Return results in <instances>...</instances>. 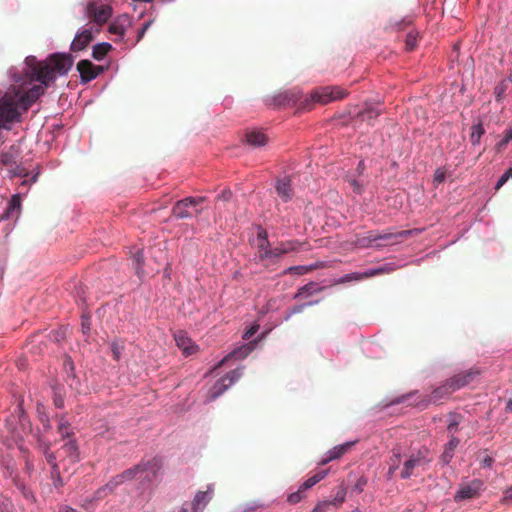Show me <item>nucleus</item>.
<instances>
[{
    "mask_svg": "<svg viewBox=\"0 0 512 512\" xmlns=\"http://www.w3.org/2000/svg\"><path fill=\"white\" fill-rule=\"evenodd\" d=\"M26 68L16 78L19 88H10L0 98V128L9 129L20 121L21 113L45 93L56 80L57 75H65L73 65V58L67 53H54L46 60L38 61L35 56L25 59Z\"/></svg>",
    "mask_w": 512,
    "mask_h": 512,
    "instance_id": "nucleus-1",
    "label": "nucleus"
},
{
    "mask_svg": "<svg viewBox=\"0 0 512 512\" xmlns=\"http://www.w3.org/2000/svg\"><path fill=\"white\" fill-rule=\"evenodd\" d=\"M163 463L158 457H154L147 462H141L133 468L125 470L123 473L114 477L104 488L97 492L98 495L110 490L122 483L132 480H138L141 484L152 483L157 480L160 471L162 470Z\"/></svg>",
    "mask_w": 512,
    "mask_h": 512,
    "instance_id": "nucleus-2",
    "label": "nucleus"
},
{
    "mask_svg": "<svg viewBox=\"0 0 512 512\" xmlns=\"http://www.w3.org/2000/svg\"><path fill=\"white\" fill-rule=\"evenodd\" d=\"M347 95V92L338 86H327L315 90L310 99L306 98L303 102H301V107L303 109H311V104L314 102H318L321 104H327L329 102L339 100L344 98Z\"/></svg>",
    "mask_w": 512,
    "mask_h": 512,
    "instance_id": "nucleus-3",
    "label": "nucleus"
},
{
    "mask_svg": "<svg viewBox=\"0 0 512 512\" xmlns=\"http://www.w3.org/2000/svg\"><path fill=\"white\" fill-rule=\"evenodd\" d=\"M206 200L207 197L205 196L186 197L184 199L178 200L172 208V215L177 219L190 218L192 213L189 211V208L193 207L195 208V215L198 216L202 212V209L198 208V206L204 203Z\"/></svg>",
    "mask_w": 512,
    "mask_h": 512,
    "instance_id": "nucleus-4",
    "label": "nucleus"
},
{
    "mask_svg": "<svg viewBox=\"0 0 512 512\" xmlns=\"http://www.w3.org/2000/svg\"><path fill=\"white\" fill-rule=\"evenodd\" d=\"M85 14L96 25L102 26L111 17L112 8L100 1H91L85 7Z\"/></svg>",
    "mask_w": 512,
    "mask_h": 512,
    "instance_id": "nucleus-5",
    "label": "nucleus"
},
{
    "mask_svg": "<svg viewBox=\"0 0 512 512\" xmlns=\"http://www.w3.org/2000/svg\"><path fill=\"white\" fill-rule=\"evenodd\" d=\"M242 376V370L240 368L234 369L228 372L226 375L221 377L211 387L208 393V399L210 401L215 400L222 395L231 385H233Z\"/></svg>",
    "mask_w": 512,
    "mask_h": 512,
    "instance_id": "nucleus-6",
    "label": "nucleus"
},
{
    "mask_svg": "<svg viewBox=\"0 0 512 512\" xmlns=\"http://www.w3.org/2000/svg\"><path fill=\"white\" fill-rule=\"evenodd\" d=\"M427 450H419L416 454H412L409 459L404 462L403 469L400 473L402 479H408L414 474V470L424 466L429 460L426 458Z\"/></svg>",
    "mask_w": 512,
    "mask_h": 512,
    "instance_id": "nucleus-7",
    "label": "nucleus"
},
{
    "mask_svg": "<svg viewBox=\"0 0 512 512\" xmlns=\"http://www.w3.org/2000/svg\"><path fill=\"white\" fill-rule=\"evenodd\" d=\"M391 271H393V268L390 265H385L382 267L367 270L363 273L354 272V273L346 274L345 276L338 279L336 283L343 284V283H347V282H351V281H359V280L367 279L370 277L382 275L385 273H390Z\"/></svg>",
    "mask_w": 512,
    "mask_h": 512,
    "instance_id": "nucleus-8",
    "label": "nucleus"
},
{
    "mask_svg": "<svg viewBox=\"0 0 512 512\" xmlns=\"http://www.w3.org/2000/svg\"><path fill=\"white\" fill-rule=\"evenodd\" d=\"M77 70L80 73L81 81L88 83L103 72V67L94 65L89 60H81L77 63Z\"/></svg>",
    "mask_w": 512,
    "mask_h": 512,
    "instance_id": "nucleus-9",
    "label": "nucleus"
},
{
    "mask_svg": "<svg viewBox=\"0 0 512 512\" xmlns=\"http://www.w3.org/2000/svg\"><path fill=\"white\" fill-rule=\"evenodd\" d=\"M480 374V371L477 369H470L466 372H461L457 375H454L450 379L446 380L448 385L451 387L453 391L459 390L460 388L471 383L476 376Z\"/></svg>",
    "mask_w": 512,
    "mask_h": 512,
    "instance_id": "nucleus-10",
    "label": "nucleus"
},
{
    "mask_svg": "<svg viewBox=\"0 0 512 512\" xmlns=\"http://www.w3.org/2000/svg\"><path fill=\"white\" fill-rule=\"evenodd\" d=\"M481 488L482 482L479 480H473L468 484L461 485L456 492L454 499L455 501H462L476 498L479 496Z\"/></svg>",
    "mask_w": 512,
    "mask_h": 512,
    "instance_id": "nucleus-11",
    "label": "nucleus"
},
{
    "mask_svg": "<svg viewBox=\"0 0 512 512\" xmlns=\"http://www.w3.org/2000/svg\"><path fill=\"white\" fill-rule=\"evenodd\" d=\"M453 392L454 391L451 389L448 383L445 382L443 385L434 389L428 399L423 400L418 405L422 408H426L431 402L438 404L442 400L447 399Z\"/></svg>",
    "mask_w": 512,
    "mask_h": 512,
    "instance_id": "nucleus-12",
    "label": "nucleus"
},
{
    "mask_svg": "<svg viewBox=\"0 0 512 512\" xmlns=\"http://www.w3.org/2000/svg\"><path fill=\"white\" fill-rule=\"evenodd\" d=\"M214 495L213 485H208L205 491H198L192 501L193 512L202 511L206 508Z\"/></svg>",
    "mask_w": 512,
    "mask_h": 512,
    "instance_id": "nucleus-13",
    "label": "nucleus"
},
{
    "mask_svg": "<svg viewBox=\"0 0 512 512\" xmlns=\"http://www.w3.org/2000/svg\"><path fill=\"white\" fill-rule=\"evenodd\" d=\"M176 345L182 350L183 354L190 356L197 350V346L193 344L185 331L179 330L174 334Z\"/></svg>",
    "mask_w": 512,
    "mask_h": 512,
    "instance_id": "nucleus-14",
    "label": "nucleus"
},
{
    "mask_svg": "<svg viewBox=\"0 0 512 512\" xmlns=\"http://www.w3.org/2000/svg\"><path fill=\"white\" fill-rule=\"evenodd\" d=\"M93 33L91 29H83L77 33L71 43L70 50L73 52L82 51L93 41Z\"/></svg>",
    "mask_w": 512,
    "mask_h": 512,
    "instance_id": "nucleus-15",
    "label": "nucleus"
},
{
    "mask_svg": "<svg viewBox=\"0 0 512 512\" xmlns=\"http://www.w3.org/2000/svg\"><path fill=\"white\" fill-rule=\"evenodd\" d=\"M355 442H347L342 445H338L333 447L331 450L328 451L326 456L322 458V460L319 462V465H326L330 461L339 459L344 454H346L354 445Z\"/></svg>",
    "mask_w": 512,
    "mask_h": 512,
    "instance_id": "nucleus-16",
    "label": "nucleus"
},
{
    "mask_svg": "<svg viewBox=\"0 0 512 512\" xmlns=\"http://www.w3.org/2000/svg\"><path fill=\"white\" fill-rule=\"evenodd\" d=\"M275 189L277 192V195L284 201L288 202L292 199L293 196V190L291 188L290 179L287 177H284L282 179H278L276 181Z\"/></svg>",
    "mask_w": 512,
    "mask_h": 512,
    "instance_id": "nucleus-17",
    "label": "nucleus"
},
{
    "mask_svg": "<svg viewBox=\"0 0 512 512\" xmlns=\"http://www.w3.org/2000/svg\"><path fill=\"white\" fill-rule=\"evenodd\" d=\"M267 136L260 130H247L245 133V141L252 147H261L267 143Z\"/></svg>",
    "mask_w": 512,
    "mask_h": 512,
    "instance_id": "nucleus-18",
    "label": "nucleus"
},
{
    "mask_svg": "<svg viewBox=\"0 0 512 512\" xmlns=\"http://www.w3.org/2000/svg\"><path fill=\"white\" fill-rule=\"evenodd\" d=\"M410 231H401L398 233L386 232V233H378V232H369L368 239L370 242H375L378 240L388 241V240H397L398 238L407 237L410 235Z\"/></svg>",
    "mask_w": 512,
    "mask_h": 512,
    "instance_id": "nucleus-19",
    "label": "nucleus"
},
{
    "mask_svg": "<svg viewBox=\"0 0 512 512\" xmlns=\"http://www.w3.org/2000/svg\"><path fill=\"white\" fill-rule=\"evenodd\" d=\"M284 254L285 253L282 249V246L279 244L278 246L271 248L270 251L265 250L263 252L262 256L265 258V261L263 263L266 267L277 264Z\"/></svg>",
    "mask_w": 512,
    "mask_h": 512,
    "instance_id": "nucleus-20",
    "label": "nucleus"
},
{
    "mask_svg": "<svg viewBox=\"0 0 512 512\" xmlns=\"http://www.w3.org/2000/svg\"><path fill=\"white\" fill-rule=\"evenodd\" d=\"M328 472V469L314 472V474L306 479L299 487L306 493L307 490L323 480L328 475Z\"/></svg>",
    "mask_w": 512,
    "mask_h": 512,
    "instance_id": "nucleus-21",
    "label": "nucleus"
},
{
    "mask_svg": "<svg viewBox=\"0 0 512 512\" xmlns=\"http://www.w3.org/2000/svg\"><path fill=\"white\" fill-rule=\"evenodd\" d=\"M256 342H251L249 344H245V345H242L240 346L239 348L237 349H234L231 353H229L224 359L222 362L224 361H228L229 359H232V358H235V359H244L245 357H247L251 352L252 350L254 349V344Z\"/></svg>",
    "mask_w": 512,
    "mask_h": 512,
    "instance_id": "nucleus-22",
    "label": "nucleus"
},
{
    "mask_svg": "<svg viewBox=\"0 0 512 512\" xmlns=\"http://www.w3.org/2000/svg\"><path fill=\"white\" fill-rule=\"evenodd\" d=\"M459 443L460 440L457 437L451 436L450 441L445 445L444 451L441 455V461L444 464H448L452 460L454 456V451L456 447L459 445Z\"/></svg>",
    "mask_w": 512,
    "mask_h": 512,
    "instance_id": "nucleus-23",
    "label": "nucleus"
},
{
    "mask_svg": "<svg viewBox=\"0 0 512 512\" xmlns=\"http://www.w3.org/2000/svg\"><path fill=\"white\" fill-rule=\"evenodd\" d=\"M346 488L341 485L337 488L334 498L327 500V509H338L341 504L345 501Z\"/></svg>",
    "mask_w": 512,
    "mask_h": 512,
    "instance_id": "nucleus-24",
    "label": "nucleus"
},
{
    "mask_svg": "<svg viewBox=\"0 0 512 512\" xmlns=\"http://www.w3.org/2000/svg\"><path fill=\"white\" fill-rule=\"evenodd\" d=\"M381 111L379 109H376L372 106H367L364 110L359 111L357 113V117L361 119V121H366L368 124L372 125L373 120H375L379 115Z\"/></svg>",
    "mask_w": 512,
    "mask_h": 512,
    "instance_id": "nucleus-25",
    "label": "nucleus"
},
{
    "mask_svg": "<svg viewBox=\"0 0 512 512\" xmlns=\"http://www.w3.org/2000/svg\"><path fill=\"white\" fill-rule=\"evenodd\" d=\"M128 22H129L128 17L124 15L122 17H119L113 23H111L109 25L108 30L111 34H115V35H119L120 37H123L125 34V26H126V23H128Z\"/></svg>",
    "mask_w": 512,
    "mask_h": 512,
    "instance_id": "nucleus-26",
    "label": "nucleus"
},
{
    "mask_svg": "<svg viewBox=\"0 0 512 512\" xmlns=\"http://www.w3.org/2000/svg\"><path fill=\"white\" fill-rule=\"evenodd\" d=\"M111 49L112 45L107 42L98 43L93 46L92 56L95 60L100 61L104 59Z\"/></svg>",
    "mask_w": 512,
    "mask_h": 512,
    "instance_id": "nucleus-27",
    "label": "nucleus"
},
{
    "mask_svg": "<svg viewBox=\"0 0 512 512\" xmlns=\"http://www.w3.org/2000/svg\"><path fill=\"white\" fill-rule=\"evenodd\" d=\"M300 100V95L294 90L285 91L277 97L279 104H296Z\"/></svg>",
    "mask_w": 512,
    "mask_h": 512,
    "instance_id": "nucleus-28",
    "label": "nucleus"
},
{
    "mask_svg": "<svg viewBox=\"0 0 512 512\" xmlns=\"http://www.w3.org/2000/svg\"><path fill=\"white\" fill-rule=\"evenodd\" d=\"M132 264L136 271V274L141 277L143 275V264H144V257L142 250L138 249L132 256Z\"/></svg>",
    "mask_w": 512,
    "mask_h": 512,
    "instance_id": "nucleus-29",
    "label": "nucleus"
},
{
    "mask_svg": "<svg viewBox=\"0 0 512 512\" xmlns=\"http://www.w3.org/2000/svg\"><path fill=\"white\" fill-rule=\"evenodd\" d=\"M419 39H420V33L416 30H411L406 35V39H405L406 51H413L416 48L417 42Z\"/></svg>",
    "mask_w": 512,
    "mask_h": 512,
    "instance_id": "nucleus-30",
    "label": "nucleus"
},
{
    "mask_svg": "<svg viewBox=\"0 0 512 512\" xmlns=\"http://www.w3.org/2000/svg\"><path fill=\"white\" fill-rule=\"evenodd\" d=\"M462 420V416L456 413H450L449 419H448V425H447V431L451 434V436H454V434L458 430V426Z\"/></svg>",
    "mask_w": 512,
    "mask_h": 512,
    "instance_id": "nucleus-31",
    "label": "nucleus"
},
{
    "mask_svg": "<svg viewBox=\"0 0 512 512\" xmlns=\"http://www.w3.org/2000/svg\"><path fill=\"white\" fill-rule=\"evenodd\" d=\"M485 129L481 123L475 124L472 126V132L470 136V141L473 145H477L480 143L481 137L484 135Z\"/></svg>",
    "mask_w": 512,
    "mask_h": 512,
    "instance_id": "nucleus-32",
    "label": "nucleus"
},
{
    "mask_svg": "<svg viewBox=\"0 0 512 512\" xmlns=\"http://www.w3.org/2000/svg\"><path fill=\"white\" fill-rule=\"evenodd\" d=\"M393 457L391 458V465L388 469V476L391 477L395 471L398 469L399 467V464H400V449L399 448H394L393 449Z\"/></svg>",
    "mask_w": 512,
    "mask_h": 512,
    "instance_id": "nucleus-33",
    "label": "nucleus"
},
{
    "mask_svg": "<svg viewBox=\"0 0 512 512\" xmlns=\"http://www.w3.org/2000/svg\"><path fill=\"white\" fill-rule=\"evenodd\" d=\"M322 290H323V287L316 288V284L311 282V283H308V284L302 286L301 288H299L295 297H299L302 295H311L314 292H318V291H322Z\"/></svg>",
    "mask_w": 512,
    "mask_h": 512,
    "instance_id": "nucleus-34",
    "label": "nucleus"
},
{
    "mask_svg": "<svg viewBox=\"0 0 512 512\" xmlns=\"http://www.w3.org/2000/svg\"><path fill=\"white\" fill-rule=\"evenodd\" d=\"M58 432L61 434L63 439L69 438L73 434L70 424L67 421H64L63 418H61L60 423L58 425Z\"/></svg>",
    "mask_w": 512,
    "mask_h": 512,
    "instance_id": "nucleus-35",
    "label": "nucleus"
},
{
    "mask_svg": "<svg viewBox=\"0 0 512 512\" xmlns=\"http://www.w3.org/2000/svg\"><path fill=\"white\" fill-rule=\"evenodd\" d=\"M512 139V126L505 130L504 132V138L496 145L497 152H501L503 149L506 148L507 144Z\"/></svg>",
    "mask_w": 512,
    "mask_h": 512,
    "instance_id": "nucleus-36",
    "label": "nucleus"
},
{
    "mask_svg": "<svg viewBox=\"0 0 512 512\" xmlns=\"http://www.w3.org/2000/svg\"><path fill=\"white\" fill-rule=\"evenodd\" d=\"M305 497V492L299 487L297 491L287 496V501L291 504L299 503Z\"/></svg>",
    "mask_w": 512,
    "mask_h": 512,
    "instance_id": "nucleus-37",
    "label": "nucleus"
},
{
    "mask_svg": "<svg viewBox=\"0 0 512 512\" xmlns=\"http://www.w3.org/2000/svg\"><path fill=\"white\" fill-rule=\"evenodd\" d=\"M280 245L282 246L284 253L287 254L291 251L298 250V248L300 247V242L290 240V241L280 242Z\"/></svg>",
    "mask_w": 512,
    "mask_h": 512,
    "instance_id": "nucleus-38",
    "label": "nucleus"
},
{
    "mask_svg": "<svg viewBox=\"0 0 512 512\" xmlns=\"http://www.w3.org/2000/svg\"><path fill=\"white\" fill-rule=\"evenodd\" d=\"M16 487L21 491L23 496L29 500H34V495L32 494L31 490L25 486V484L20 480H15Z\"/></svg>",
    "mask_w": 512,
    "mask_h": 512,
    "instance_id": "nucleus-39",
    "label": "nucleus"
},
{
    "mask_svg": "<svg viewBox=\"0 0 512 512\" xmlns=\"http://www.w3.org/2000/svg\"><path fill=\"white\" fill-rule=\"evenodd\" d=\"M21 206V199L19 195H13L9 201L6 213L10 215L14 210H19Z\"/></svg>",
    "mask_w": 512,
    "mask_h": 512,
    "instance_id": "nucleus-40",
    "label": "nucleus"
},
{
    "mask_svg": "<svg viewBox=\"0 0 512 512\" xmlns=\"http://www.w3.org/2000/svg\"><path fill=\"white\" fill-rule=\"evenodd\" d=\"M272 247L270 246V242L268 240H261L259 241L258 243V259L260 262H264L265 261V258L262 256L263 255V252L266 250V251H270Z\"/></svg>",
    "mask_w": 512,
    "mask_h": 512,
    "instance_id": "nucleus-41",
    "label": "nucleus"
},
{
    "mask_svg": "<svg viewBox=\"0 0 512 512\" xmlns=\"http://www.w3.org/2000/svg\"><path fill=\"white\" fill-rule=\"evenodd\" d=\"M312 269H313V267H308V266H292V267L287 268L284 271V274L295 273L298 275H304L307 272L311 271Z\"/></svg>",
    "mask_w": 512,
    "mask_h": 512,
    "instance_id": "nucleus-42",
    "label": "nucleus"
},
{
    "mask_svg": "<svg viewBox=\"0 0 512 512\" xmlns=\"http://www.w3.org/2000/svg\"><path fill=\"white\" fill-rule=\"evenodd\" d=\"M123 349H124V346L120 342H113L111 344V351H112L113 358L115 360L118 361L120 359Z\"/></svg>",
    "mask_w": 512,
    "mask_h": 512,
    "instance_id": "nucleus-43",
    "label": "nucleus"
},
{
    "mask_svg": "<svg viewBox=\"0 0 512 512\" xmlns=\"http://www.w3.org/2000/svg\"><path fill=\"white\" fill-rule=\"evenodd\" d=\"M512 177V166L499 178L495 189H500Z\"/></svg>",
    "mask_w": 512,
    "mask_h": 512,
    "instance_id": "nucleus-44",
    "label": "nucleus"
},
{
    "mask_svg": "<svg viewBox=\"0 0 512 512\" xmlns=\"http://www.w3.org/2000/svg\"><path fill=\"white\" fill-rule=\"evenodd\" d=\"M63 448L66 450V452L70 455V456H74L76 457L77 455V445H76V442L74 440H69L67 443H65V445L63 446Z\"/></svg>",
    "mask_w": 512,
    "mask_h": 512,
    "instance_id": "nucleus-45",
    "label": "nucleus"
},
{
    "mask_svg": "<svg viewBox=\"0 0 512 512\" xmlns=\"http://www.w3.org/2000/svg\"><path fill=\"white\" fill-rule=\"evenodd\" d=\"M446 170L444 168H438L434 173V183L440 184L445 181L446 178Z\"/></svg>",
    "mask_w": 512,
    "mask_h": 512,
    "instance_id": "nucleus-46",
    "label": "nucleus"
},
{
    "mask_svg": "<svg viewBox=\"0 0 512 512\" xmlns=\"http://www.w3.org/2000/svg\"><path fill=\"white\" fill-rule=\"evenodd\" d=\"M81 327L84 334H88L90 331L91 318L88 314L82 315Z\"/></svg>",
    "mask_w": 512,
    "mask_h": 512,
    "instance_id": "nucleus-47",
    "label": "nucleus"
},
{
    "mask_svg": "<svg viewBox=\"0 0 512 512\" xmlns=\"http://www.w3.org/2000/svg\"><path fill=\"white\" fill-rule=\"evenodd\" d=\"M259 329L258 324L252 325L243 335V339L249 340Z\"/></svg>",
    "mask_w": 512,
    "mask_h": 512,
    "instance_id": "nucleus-48",
    "label": "nucleus"
},
{
    "mask_svg": "<svg viewBox=\"0 0 512 512\" xmlns=\"http://www.w3.org/2000/svg\"><path fill=\"white\" fill-rule=\"evenodd\" d=\"M232 197V191L230 189H224L221 194L217 196V200L229 201Z\"/></svg>",
    "mask_w": 512,
    "mask_h": 512,
    "instance_id": "nucleus-49",
    "label": "nucleus"
},
{
    "mask_svg": "<svg viewBox=\"0 0 512 512\" xmlns=\"http://www.w3.org/2000/svg\"><path fill=\"white\" fill-rule=\"evenodd\" d=\"M151 23H152V21H147L146 23L143 24L142 28L138 32L137 40H136L137 42H139L143 38L144 34L150 27Z\"/></svg>",
    "mask_w": 512,
    "mask_h": 512,
    "instance_id": "nucleus-50",
    "label": "nucleus"
},
{
    "mask_svg": "<svg viewBox=\"0 0 512 512\" xmlns=\"http://www.w3.org/2000/svg\"><path fill=\"white\" fill-rule=\"evenodd\" d=\"M10 506V502L5 499L3 496H0V512L8 511Z\"/></svg>",
    "mask_w": 512,
    "mask_h": 512,
    "instance_id": "nucleus-51",
    "label": "nucleus"
},
{
    "mask_svg": "<svg viewBox=\"0 0 512 512\" xmlns=\"http://www.w3.org/2000/svg\"><path fill=\"white\" fill-rule=\"evenodd\" d=\"M349 183H350L351 187L353 188L354 192H356V193H361L362 192V186L358 183L357 180L350 179Z\"/></svg>",
    "mask_w": 512,
    "mask_h": 512,
    "instance_id": "nucleus-52",
    "label": "nucleus"
},
{
    "mask_svg": "<svg viewBox=\"0 0 512 512\" xmlns=\"http://www.w3.org/2000/svg\"><path fill=\"white\" fill-rule=\"evenodd\" d=\"M367 480L364 477H361L358 479L357 483L355 484L354 489L358 492H361L363 490V487L366 485Z\"/></svg>",
    "mask_w": 512,
    "mask_h": 512,
    "instance_id": "nucleus-53",
    "label": "nucleus"
},
{
    "mask_svg": "<svg viewBox=\"0 0 512 512\" xmlns=\"http://www.w3.org/2000/svg\"><path fill=\"white\" fill-rule=\"evenodd\" d=\"M54 404L56 407L58 408H62L64 406V399L62 398L61 395L59 394H55V397H54Z\"/></svg>",
    "mask_w": 512,
    "mask_h": 512,
    "instance_id": "nucleus-54",
    "label": "nucleus"
},
{
    "mask_svg": "<svg viewBox=\"0 0 512 512\" xmlns=\"http://www.w3.org/2000/svg\"><path fill=\"white\" fill-rule=\"evenodd\" d=\"M503 500L507 502H512V486L504 491Z\"/></svg>",
    "mask_w": 512,
    "mask_h": 512,
    "instance_id": "nucleus-55",
    "label": "nucleus"
},
{
    "mask_svg": "<svg viewBox=\"0 0 512 512\" xmlns=\"http://www.w3.org/2000/svg\"><path fill=\"white\" fill-rule=\"evenodd\" d=\"M504 92H505V89H504V87H503V86H497V87L495 88V95H496V99H497L498 101H499V100H501V98H502V96H503Z\"/></svg>",
    "mask_w": 512,
    "mask_h": 512,
    "instance_id": "nucleus-56",
    "label": "nucleus"
},
{
    "mask_svg": "<svg viewBox=\"0 0 512 512\" xmlns=\"http://www.w3.org/2000/svg\"><path fill=\"white\" fill-rule=\"evenodd\" d=\"M47 461L52 464L54 472H56L57 465L54 463L55 456L53 453H47L46 454Z\"/></svg>",
    "mask_w": 512,
    "mask_h": 512,
    "instance_id": "nucleus-57",
    "label": "nucleus"
},
{
    "mask_svg": "<svg viewBox=\"0 0 512 512\" xmlns=\"http://www.w3.org/2000/svg\"><path fill=\"white\" fill-rule=\"evenodd\" d=\"M264 239L268 240L267 239V232H266V230L260 228L259 232H258V241H261V240H264Z\"/></svg>",
    "mask_w": 512,
    "mask_h": 512,
    "instance_id": "nucleus-58",
    "label": "nucleus"
},
{
    "mask_svg": "<svg viewBox=\"0 0 512 512\" xmlns=\"http://www.w3.org/2000/svg\"><path fill=\"white\" fill-rule=\"evenodd\" d=\"M494 462L493 458L490 457V456H486L484 459H483V464L485 466H488L490 467L492 465V463Z\"/></svg>",
    "mask_w": 512,
    "mask_h": 512,
    "instance_id": "nucleus-59",
    "label": "nucleus"
},
{
    "mask_svg": "<svg viewBox=\"0 0 512 512\" xmlns=\"http://www.w3.org/2000/svg\"><path fill=\"white\" fill-rule=\"evenodd\" d=\"M364 169H365V164H364V161H362V160H361V161H359V163H358V166H357V172H358L359 174H362V173H363V171H364Z\"/></svg>",
    "mask_w": 512,
    "mask_h": 512,
    "instance_id": "nucleus-60",
    "label": "nucleus"
},
{
    "mask_svg": "<svg viewBox=\"0 0 512 512\" xmlns=\"http://www.w3.org/2000/svg\"><path fill=\"white\" fill-rule=\"evenodd\" d=\"M65 365H68L70 367L71 370L74 369L73 367V362L70 358H67L66 361H65Z\"/></svg>",
    "mask_w": 512,
    "mask_h": 512,
    "instance_id": "nucleus-61",
    "label": "nucleus"
},
{
    "mask_svg": "<svg viewBox=\"0 0 512 512\" xmlns=\"http://www.w3.org/2000/svg\"><path fill=\"white\" fill-rule=\"evenodd\" d=\"M303 308H304V305L296 306L293 308L292 312L293 313L301 312Z\"/></svg>",
    "mask_w": 512,
    "mask_h": 512,
    "instance_id": "nucleus-62",
    "label": "nucleus"
},
{
    "mask_svg": "<svg viewBox=\"0 0 512 512\" xmlns=\"http://www.w3.org/2000/svg\"><path fill=\"white\" fill-rule=\"evenodd\" d=\"M506 410L512 412V399L508 401L506 405Z\"/></svg>",
    "mask_w": 512,
    "mask_h": 512,
    "instance_id": "nucleus-63",
    "label": "nucleus"
},
{
    "mask_svg": "<svg viewBox=\"0 0 512 512\" xmlns=\"http://www.w3.org/2000/svg\"><path fill=\"white\" fill-rule=\"evenodd\" d=\"M412 394H409L407 396H402L401 399L398 400V402H404L407 397H410Z\"/></svg>",
    "mask_w": 512,
    "mask_h": 512,
    "instance_id": "nucleus-64",
    "label": "nucleus"
}]
</instances>
